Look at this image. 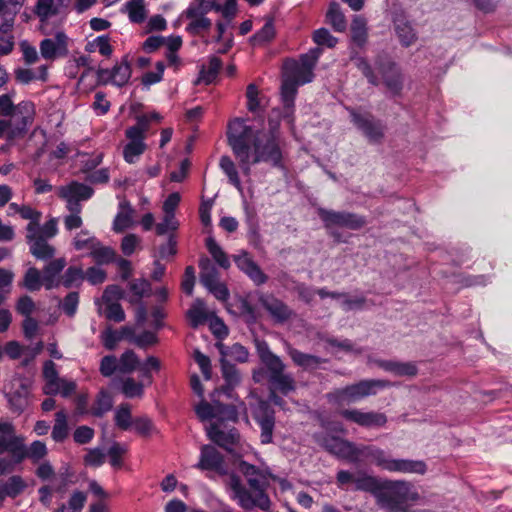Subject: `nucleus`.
<instances>
[{
    "instance_id": "nucleus-50",
    "label": "nucleus",
    "mask_w": 512,
    "mask_h": 512,
    "mask_svg": "<svg viewBox=\"0 0 512 512\" xmlns=\"http://www.w3.org/2000/svg\"><path fill=\"white\" fill-rule=\"evenodd\" d=\"M298 86L299 84H297L288 75L285 76L281 86V95L285 107L291 108L293 106Z\"/></svg>"
},
{
    "instance_id": "nucleus-59",
    "label": "nucleus",
    "mask_w": 512,
    "mask_h": 512,
    "mask_svg": "<svg viewBox=\"0 0 512 512\" xmlns=\"http://www.w3.org/2000/svg\"><path fill=\"white\" fill-rule=\"evenodd\" d=\"M146 145L144 142H129L123 149V156L126 162L134 163L143 154Z\"/></svg>"
},
{
    "instance_id": "nucleus-19",
    "label": "nucleus",
    "mask_w": 512,
    "mask_h": 512,
    "mask_svg": "<svg viewBox=\"0 0 512 512\" xmlns=\"http://www.w3.org/2000/svg\"><path fill=\"white\" fill-rule=\"evenodd\" d=\"M393 24L399 41L403 46L409 47L416 42L417 33L403 12L394 15Z\"/></svg>"
},
{
    "instance_id": "nucleus-22",
    "label": "nucleus",
    "mask_w": 512,
    "mask_h": 512,
    "mask_svg": "<svg viewBox=\"0 0 512 512\" xmlns=\"http://www.w3.org/2000/svg\"><path fill=\"white\" fill-rule=\"evenodd\" d=\"M223 456L213 446L205 445L201 449L200 461L197 467L202 470H214L222 472Z\"/></svg>"
},
{
    "instance_id": "nucleus-5",
    "label": "nucleus",
    "mask_w": 512,
    "mask_h": 512,
    "mask_svg": "<svg viewBox=\"0 0 512 512\" xmlns=\"http://www.w3.org/2000/svg\"><path fill=\"white\" fill-rule=\"evenodd\" d=\"M391 386V382L384 379H364L342 388L334 389L327 394L330 403L341 405L356 403L364 398L374 396L379 390Z\"/></svg>"
},
{
    "instance_id": "nucleus-56",
    "label": "nucleus",
    "mask_w": 512,
    "mask_h": 512,
    "mask_svg": "<svg viewBox=\"0 0 512 512\" xmlns=\"http://www.w3.org/2000/svg\"><path fill=\"white\" fill-rule=\"evenodd\" d=\"M99 240L94 237L90 236L89 232L87 230H82L79 233L76 234V236L73 239V245L74 248L78 251L87 249L89 252L92 251V247L97 245V242Z\"/></svg>"
},
{
    "instance_id": "nucleus-31",
    "label": "nucleus",
    "mask_w": 512,
    "mask_h": 512,
    "mask_svg": "<svg viewBox=\"0 0 512 512\" xmlns=\"http://www.w3.org/2000/svg\"><path fill=\"white\" fill-rule=\"evenodd\" d=\"M368 38L367 21L360 15L354 16L351 23V39L358 47H363Z\"/></svg>"
},
{
    "instance_id": "nucleus-39",
    "label": "nucleus",
    "mask_w": 512,
    "mask_h": 512,
    "mask_svg": "<svg viewBox=\"0 0 512 512\" xmlns=\"http://www.w3.org/2000/svg\"><path fill=\"white\" fill-rule=\"evenodd\" d=\"M19 214L23 219L30 220L29 224L27 225L26 238L34 237V233L40 231L39 222L41 219V213L32 209L30 206L22 205Z\"/></svg>"
},
{
    "instance_id": "nucleus-42",
    "label": "nucleus",
    "mask_w": 512,
    "mask_h": 512,
    "mask_svg": "<svg viewBox=\"0 0 512 512\" xmlns=\"http://www.w3.org/2000/svg\"><path fill=\"white\" fill-rule=\"evenodd\" d=\"M112 406L113 402L110 394L105 390H101L91 408V414L95 417H102L111 410Z\"/></svg>"
},
{
    "instance_id": "nucleus-64",
    "label": "nucleus",
    "mask_w": 512,
    "mask_h": 512,
    "mask_svg": "<svg viewBox=\"0 0 512 512\" xmlns=\"http://www.w3.org/2000/svg\"><path fill=\"white\" fill-rule=\"evenodd\" d=\"M122 393L127 398L142 397L143 385L136 382L133 378H127L122 384Z\"/></svg>"
},
{
    "instance_id": "nucleus-35",
    "label": "nucleus",
    "mask_w": 512,
    "mask_h": 512,
    "mask_svg": "<svg viewBox=\"0 0 512 512\" xmlns=\"http://www.w3.org/2000/svg\"><path fill=\"white\" fill-rule=\"evenodd\" d=\"M185 16L190 20L186 30L191 34L197 35L201 32L208 31L211 28L212 22L204 14L193 16L190 14V9L187 8Z\"/></svg>"
},
{
    "instance_id": "nucleus-34",
    "label": "nucleus",
    "mask_w": 512,
    "mask_h": 512,
    "mask_svg": "<svg viewBox=\"0 0 512 512\" xmlns=\"http://www.w3.org/2000/svg\"><path fill=\"white\" fill-rule=\"evenodd\" d=\"M382 480L367 474L358 475L355 479V490L371 493L376 497Z\"/></svg>"
},
{
    "instance_id": "nucleus-51",
    "label": "nucleus",
    "mask_w": 512,
    "mask_h": 512,
    "mask_svg": "<svg viewBox=\"0 0 512 512\" xmlns=\"http://www.w3.org/2000/svg\"><path fill=\"white\" fill-rule=\"evenodd\" d=\"M206 247L219 266H221L224 269L230 267V261L226 253L222 250V248L216 243V241L213 238L209 237L206 240Z\"/></svg>"
},
{
    "instance_id": "nucleus-36",
    "label": "nucleus",
    "mask_w": 512,
    "mask_h": 512,
    "mask_svg": "<svg viewBox=\"0 0 512 512\" xmlns=\"http://www.w3.org/2000/svg\"><path fill=\"white\" fill-rule=\"evenodd\" d=\"M260 359L269 370V376L279 374L285 370L282 360L268 348L261 350Z\"/></svg>"
},
{
    "instance_id": "nucleus-8",
    "label": "nucleus",
    "mask_w": 512,
    "mask_h": 512,
    "mask_svg": "<svg viewBox=\"0 0 512 512\" xmlns=\"http://www.w3.org/2000/svg\"><path fill=\"white\" fill-rule=\"evenodd\" d=\"M252 418L260 430L261 444L267 445L273 442L276 427L275 410L264 400H259L252 407Z\"/></svg>"
},
{
    "instance_id": "nucleus-18",
    "label": "nucleus",
    "mask_w": 512,
    "mask_h": 512,
    "mask_svg": "<svg viewBox=\"0 0 512 512\" xmlns=\"http://www.w3.org/2000/svg\"><path fill=\"white\" fill-rule=\"evenodd\" d=\"M234 261L237 267L245 273L255 285L260 286L267 282L268 276L247 252L242 251L239 255L234 256Z\"/></svg>"
},
{
    "instance_id": "nucleus-29",
    "label": "nucleus",
    "mask_w": 512,
    "mask_h": 512,
    "mask_svg": "<svg viewBox=\"0 0 512 512\" xmlns=\"http://www.w3.org/2000/svg\"><path fill=\"white\" fill-rule=\"evenodd\" d=\"M128 289L131 293L129 302L131 304H138L142 298L149 296L151 293V284L144 278L133 279L128 283Z\"/></svg>"
},
{
    "instance_id": "nucleus-21",
    "label": "nucleus",
    "mask_w": 512,
    "mask_h": 512,
    "mask_svg": "<svg viewBox=\"0 0 512 512\" xmlns=\"http://www.w3.org/2000/svg\"><path fill=\"white\" fill-rule=\"evenodd\" d=\"M207 435L215 444L229 451L239 441V433L236 429L225 432L215 423L210 424L207 428Z\"/></svg>"
},
{
    "instance_id": "nucleus-24",
    "label": "nucleus",
    "mask_w": 512,
    "mask_h": 512,
    "mask_svg": "<svg viewBox=\"0 0 512 512\" xmlns=\"http://www.w3.org/2000/svg\"><path fill=\"white\" fill-rule=\"evenodd\" d=\"M380 368L387 372H391L396 376L414 377L418 373V369L413 362H398L391 360H377L375 362Z\"/></svg>"
},
{
    "instance_id": "nucleus-13",
    "label": "nucleus",
    "mask_w": 512,
    "mask_h": 512,
    "mask_svg": "<svg viewBox=\"0 0 512 512\" xmlns=\"http://www.w3.org/2000/svg\"><path fill=\"white\" fill-rule=\"evenodd\" d=\"M319 216L325 227H343L351 230H358L366 224L364 217L349 212H336L332 210L319 209Z\"/></svg>"
},
{
    "instance_id": "nucleus-16",
    "label": "nucleus",
    "mask_w": 512,
    "mask_h": 512,
    "mask_svg": "<svg viewBox=\"0 0 512 512\" xmlns=\"http://www.w3.org/2000/svg\"><path fill=\"white\" fill-rule=\"evenodd\" d=\"M259 303L278 323H284L293 316V310L273 294H261Z\"/></svg>"
},
{
    "instance_id": "nucleus-61",
    "label": "nucleus",
    "mask_w": 512,
    "mask_h": 512,
    "mask_svg": "<svg viewBox=\"0 0 512 512\" xmlns=\"http://www.w3.org/2000/svg\"><path fill=\"white\" fill-rule=\"evenodd\" d=\"M195 413L201 421L211 420L217 417L216 402L210 404L202 400L196 407Z\"/></svg>"
},
{
    "instance_id": "nucleus-44",
    "label": "nucleus",
    "mask_w": 512,
    "mask_h": 512,
    "mask_svg": "<svg viewBox=\"0 0 512 512\" xmlns=\"http://www.w3.org/2000/svg\"><path fill=\"white\" fill-rule=\"evenodd\" d=\"M44 285L41 272L35 268L30 267L24 274L22 286L30 292L39 291Z\"/></svg>"
},
{
    "instance_id": "nucleus-45",
    "label": "nucleus",
    "mask_w": 512,
    "mask_h": 512,
    "mask_svg": "<svg viewBox=\"0 0 512 512\" xmlns=\"http://www.w3.org/2000/svg\"><path fill=\"white\" fill-rule=\"evenodd\" d=\"M222 66V62L218 57H211L209 60L208 67H202L200 70L199 77L197 79V83H205L210 84L216 78L220 68Z\"/></svg>"
},
{
    "instance_id": "nucleus-11",
    "label": "nucleus",
    "mask_w": 512,
    "mask_h": 512,
    "mask_svg": "<svg viewBox=\"0 0 512 512\" xmlns=\"http://www.w3.org/2000/svg\"><path fill=\"white\" fill-rule=\"evenodd\" d=\"M339 415L348 422L368 429L384 427L388 421L387 416L382 412H364L358 408L342 409Z\"/></svg>"
},
{
    "instance_id": "nucleus-41",
    "label": "nucleus",
    "mask_w": 512,
    "mask_h": 512,
    "mask_svg": "<svg viewBox=\"0 0 512 512\" xmlns=\"http://www.w3.org/2000/svg\"><path fill=\"white\" fill-rule=\"evenodd\" d=\"M187 316L190 320L191 326L194 328L204 324L207 320L204 301L200 298H197L193 302L192 307L188 310Z\"/></svg>"
},
{
    "instance_id": "nucleus-57",
    "label": "nucleus",
    "mask_w": 512,
    "mask_h": 512,
    "mask_svg": "<svg viewBox=\"0 0 512 512\" xmlns=\"http://www.w3.org/2000/svg\"><path fill=\"white\" fill-rule=\"evenodd\" d=\"M7 497L15 498L23 492L26 484L21 476H11L5 483H3Z\"/></svg>"
},
{
    "instance_id": "nucleus-46",
    "label": "nucleus",
    "mask_w": 512,
    "mask_h": 512,
    "mask_svg": "<svg viewBox=\"0 0 512 512\" xmlns=\"http://www.w3.org/2000/svg\"><path fill=\"white\" fill-rule=\"evenodd\" d=\"M51 436L54 441L62 442L68 436L67 416L64 411H58L55 414V424L52 429Z\"/></svg>"
},
{
    "instance_id": "nucleus-4",
    "label": "nucleus",
    "mask_w": 512,
    "mask_h": 512,
    "mask_svg": "<svg viewBox=\"0 0 512 512\" xmlns=\"http://www.w3.org/2000/svg\"><path fill=\"white\" fill-rule=\"evenodd\" d=\"M420 498L410 482L404 480H382L375 497L376 504L386 512H407L410 502Z\"/></svg>"
},
{
    "instance_id": "nucleus-48",
    "label": "nucleus",
    "mask_w": 512,
    "mask_h": 512,
    "mask_svg": "<svg viewBox=\"0 0 512 512\" xmlns=\"http://www.w3.org/2000/svg\"><path fill=\"white\" fill-rule=\"evenodd\" d=\"M149 129L148 117H139L137 124L126 130V137L130 142H143L144 134Z\"/></svg>"
},
{
    "instance_id": "nucleus-25",
    "label": "nucleus",
    "mask_w": 512,
    "mask_h": 512,
    "mask_svg": "<svg viewBox=\"0 0 512 512\" xmlns=\"http://www.w3.org/2000/svg\"><path fill=\"white\" fill-rule=\"evenodd\" d=\"M64 1L65 0H37L34 13L41 22H46L60 13V8Z\"/></svg>"
},
{
    "instance_id": "nucleus-10",
    "label": "nucleus",
    "mask_w": 512,
    "mask_h": 512,
    "mask_svg": "<svg viewBox=\"0 0 512 512\" xmlns=\"http://www.w3.org/2000/svg\"><path fill=\"white\" fill-rule=\"evenodd\" d=\"M8 402L9 410L16 414H22L31 403V390L27 382L16 379L12 382L11 388L4 392Z\"/></svg>"
},
{
    "instance_id": "nucleus-54",
    "label": "nucleus",
    "mask_w": 512,
    "mask_h": 512,
    "mask_svg": "<svg viewBox=\"0 0 512 512\" xmlns=\"http://www.w3.org/2000/svg\"><path fill=\"white\" fill-rule=\"evenodd\" d=\"M275 36V28L272 20H268L264 26L251 37L254 45H262L270 42Z\"/></svg>"
},
{
    "instance_id": "nucleus-23",
    "label": "nucleus",
    "mask_w": 512,
    "mask_h": 512,
    "mask_svg": "<svg viewBox=\"0 0 512 512\" xmlns=\"http://www.w3.org/2000/svg\"><path fill=\"white\" fill-rule=\"evenodd\" d=\"M287 352L294 364L303 368L304 370H315L319 368L321 364L327 362V359L318 357L316 355L303 353L300 350L290 346L288 347Z\"/></svg>"
},
{
    "instance_id": "nucleus-52",
    "label": "nucleus",
    "mask_w": 512,
    "mask_h": 512,
    "mask_svg": "<svg viewBox=\"0 0 512 512\" xmlns=\"http://www.w3.org/2000/svg\"><path fill=\"white\" fill-rule=\"evenodd\" d=\"M128 447L119 442H114L107 451L112 467L119 469L123 465L122 457L127 453Z\"/></svg>"
},
{
    "instance_id": "nucleus-47",
    "label": "nucleus",
    "mask_w": 512,
    "mask_h": 512,
    "mask_svg": "<svg viewBox=\"0 0 512 512\" xmlns=\"http://www.w3.org/2000/svg\"><path fill=\"white\" fill-rule=\"evenodd\" d=\"M219 165L223 172L227 175L230 183L238 190L242 189L241 181L235 163L229 156H222Z\"/></svg>"
},
{
    "instance_id": "nucleus-63",
    "label": "nucleus",
    "mask_w": 512,
    "mask_h": 512,
    "mask_svg": "<svg viewBox=\"0 0 512 512\" xmlns=\"http://www.w3.org/2000/svg\"><path fill=\"white\" fill-rule=\"evenodd\" d=\"M287 75L299 85L309 83L314 78V73L312 71L308 74L306 69L299 64H294L293 68Z\"/></svg>"
},
{
    "instance_id": "nucleus-62",
    "label": "nucleus",
    "mask_w": 512,
    "mask_h": 512,
    "mask_svg": "<svg viewBox=\"0 0 512 512\" xmlns=\"http://www.w3.org/2000/svg\"><path fill=\"white\" fill-rule=\"evenodd\" d=\"M161 368L160 360L154 356H149L146 361L142 364L139 363V371L142 377L148 379L149 383L152 382L151 372H158Z\"/></svg>"
},
{
    "instance_id": "nucleus-30",
    "label": "nucleus",
    "mask_w": 512,
    "mask_h": 512,
    "mask_svg": "<svg viewBox=\"0 0 512 512\" xmlns=\"http://www.w3.org/2000/svg\"><path fill=\"white\" fill-rule=\"evenodd\" d=\"M88 255L97 265H106L116 261V251L109 246H104L100 241L92 247V251Z\"/></svg>"
},
{
    "instance_id": "nucleus-38",
    "label": "nucleus",
    "mask_w": 512,
    "mask_h": 512,
    "mask_svg": "<svg viewBox=\"0 0 512 512\" xmlns=\"http://www.w3.org/2000/svg\"><path fill=\"white\" fill-rule=\"evenodd\" d=\"M131 77V67L127 58H123L119 64L112 68V84L122 87L128 83Z\"/></svg>"
},
{
    "instance_id": "nucleus-14",
    "label": "nucleus",
    "mask_w": 512,
    "mask_h": 512,
    "mask_svg": "<svg viewBox=\"0 0 512 512\" xmlns=\"http://www.w3.org/2000/svg\"><path fill=\"white\" fill-rule=\"evenodd\" d=\"M40 54L45 60L54 61L68 54V37L58 31L53 38H45L39 44Z\"/></svg>"
},
{
    "instance_id": "nucleus-43",
    "label": "nucleus",
    "mask_w": 512,
    "mask_h": 512,
    "mask_svg": "<svg viewBox=\"0 0 512 512\" xmlns=\"http://www.w3.org/2000/svg\"><path fill=\"white\" fill-rule=\"evenodd\" d=\"M328 23L333 27V29L337 32L345 31L347 27V22L344 14L340 10V7L337 3H332L329 7V10L326 15Z\"/></svg>"
},
{
    "instance_id": "nucleus-28",
    "label": "nucleus",
    "mask_w": 512,
    "mask_h": 512,
    "mask_svg": "<svg viewBox=\"0 0 512 512\" xmlns=\"http://www.w3.org/2000/svg\"><path fill=\"white\" fill-rule=\"evenodd\" d=\"M14 22L12 18H5L0 25V56L8 55L14 48V41L11 31Z\"/></svg>"
},
{
    "instance_id": "nucleus-33",
    "label": "nucleus",
    "mask_w": 512,
    "mask_h": 512,
    "mask_svg": "<svg viewBox=\"0 0 512 512\" xmlns=\"http://www.w3.org/2000/svg\"><path fill=\"white\" fill-rule=\"evenodd\" d=\"M269 382L274 389L278 390L283 395H287L296 389L294 378L284 371L279 374L269 376Z\"/></svg>"
},
{
    "instance_id": "nucleus-26",
    "label": "nucleus",
    "mask_w": 512,
    "mask_h": 512,
    "mask_svg": "<svg viewBox=\"0 0 512 512\" xmlns=\"http://www.w3.org/2000/svg\"><path fill=\"white\" fill-rule=\"evenodd\" d=\"M27 240L30 243V252L36 258L46 260L53 257L54 248L47 243L46 238L39 235V232H35L34 237Z\"/></svg>"
},
{
    "instance_id": "nucleus-7",
    "label": "nucleus",
    "mask_w": 512,
    "mask_h": 512,
    "mask_svg": "<svg viewBox=\"0 0 512 512\" xmlns=\"http://www.w3.org/2000/svg\"><path fill=\"white\" fill-rule=\"evenodd\" d=\"M35 105L31 101H21L17 104V108L6 117L10 124L9 141L22 138L32 125L35 118Z\"/></svg>"
},
{
    "instance_id": "nucleus-32",
    "label": "nucleus",
    "mask_w": 512,
    "mask_h": 512,
    "mask_svg": "<svg viewBox=\"0 0 512 512\" xmlns=\"http://www.w3.org/2000/svg\"><path fill=\"white\" fill-rule=\"evenodd\" d=\"M43 377L46 381L43 392L46 395H55L57 387L55 386L60 377L56 370V364L52 360L45 361L43 365Z\"/></svg>"
},
{
    "instance_id": "nucleus-55",
    "label": "nucleus",
    "mask_w": 512,
    "mask_h": 512,
    "mask_svg": "<svg viewBox=\"0 0 512 512\" xmlns=\"http://www.w3.org/2000/svg\"><path fill=\"white\" fill-rule=\"evenodd\" d=\"M132 427L135 432L142 437H150L156 432L152 420L146 416L134 418Z\"/></svg>"
},
{
    "instance_id": "nucleus-37",
    "label": "nucleus",
    "mask_w": 512,
    "mask_h": 512,
    "mask_svg": "<svg viewBox=\"0 0 512 512\" xmlns=\"http://www.w3.org/2000/svg\"><path fill=\"white\" fill-rule=\"evenodd\" d=\"M217 347L222 356L221 358L226 359V357L229 356L233 360L241 363L248 360L249 353L247 349L239 343H235L231 347H227L222 343H218Z\"/></svg>"
},
{
    "instance_id": "nucleus-60",
    "label": "nucleus",
    "mask_w": 512,
    "mask_h": 512,
    "mask_svg": "<svg viewBox=\"0 0 512 512\" xmlns=\"http://www.w3.org/2000/svg\"><path fill=\"white\" fill-rule=\"evenodd\" d=\"M217 417L222 421L236 422L238 420V409L234 405H225L216 401Z\"/></svg>"
},
{
    "instance_id": "nucleus-3",
    "label": "nucleus",
    "mask_w": 512,
    "mask_h": 512,
    "mask_svg": "<svg viewBox=\"0 0 512 512\" xmlns=\"http://www.w3.org/2000/svg\"><path fill=\"white\" fill-rule=\"evenodd\" d=\"M239 471L244 475L250 490L242 484L237 475L232 474L228 481L232 498L244 510L250 511L258 507L263 511H268L271 507V500L266 492L269 486L267 475L246 461L239 463Z\"/></svg>"
},
{
    "instance_id": "nucleus-6",
    "label": "nucleus",
    "mask_w": 512,
    "mask_h": 512,
    "mask_svg": "<svg viewBox=\"0 0 512 512\" xmlns=\"http://www.w3.org/2000/svg\"><path fill=\"white\" fill-rule=\"evenodd\" d=\"M93 192L91 187L77 181H73L59 188L58 195L66 201L67 209L70 211V215L64 218V224L67 230L77 229L82 226V218L80 217L82 206L80 201L91 198Z\"/></svg>"
},
{
    "instance_id": "nucleus-9",
    "label": "nucleus",
    "mask_w": 512,
    "mask_h": 512,
    "mask_svg": "<svg viewBox=\"0 0 512 512\" xmlns=\"http://www.w3.org/2000/svg\"><path fill=\"white\" fill-rule=\"evenodd\" d=\"M351 121L370 143H380L385 135V126L371 113H361L354 109L349 110Z\"/></svg>"
},
{
    "instance_id": "nucleus-27",
    "label": "nucleus",
    "mask_w": 512,
    "mask_h": 512,
    "mask_svg": "<svg viewBox=\"0 0 512 512\" xmlns=\"http://www.w3.org/2000/svg\"><path fill=\"white\" fill-rule=\"evenodd\" d=\"M66 261L64 258H58L50 261L44 268L43 282L46 289H52L58 286L57 279L60 272L64 269Z\"/></svg>"
},
{
    "instance_id": "nucleus-12",
    "label": "nucleus",
    "mask_w": 512,
    "mask_h": 512,
    "mask_svg": "<svg viewBox=\"0 0 512 512\" xmlns=\"http://www.w3.org/2000/svg\"><path fill=\"white\" fill-rule=\"evenodd\" d=\"M199 267L201 270V284L206 287L217 299L226 300L229 296V292L226 286L219 282V275L216 267L208 258L201 259L199 262Z\"/></svg>"
},
{
    "instance_id": "nucleus-40",
    "label": "nucleus",
    "mask_w": 512,
    "mask_h": 512,
    "mask_svg": "<svg viewBox=\"0 0 512 512\" xmlns=\"http://www.w3.org/2000/svg\"><path fill=\"white\" fill-rule=\"evenodd\" d=\"M131 406L128 403H122L118 406L114 414L115 425L124 431L129 430L133 425Z\"/></svg>"
},
{
    "instance_id": "nucleus-15",
    "label": "nucleus",
    "mask_w": 512,
    "mask_h": 512,
    "mask_svg": "<svg viewBox=\"0 0 512 512\" xmlns=\"http://www.w3.org/2000/svg\"><path fill=\"white\" fill-rule=\"evenodd\" d=\"M377 69L380 72L383 83L388 91L393 96L400 95L403 89L404 78L396 63L392 61L377 63Z\"/></svg>"
},
{
    "instance_id": "nucleus-58",
    "label": "nucleus",
    "mask_w": 512,
    "mask_h": 512,
    "mask_svg": "<svg viewBox=\"0 0 512 512\" xmlns=\"http://www.w3.org/2000/svg\"><path fill=\"white\" fill-rule=\"evenodd\" d=\"M25 0H0V15L5 18H12L18 14Z\"/></svg>"
},
{
    "instance_id": "nucleus-2",
    "label": "nucleus",
    "mask_w": 512,
    "mask_h": 512,
    "mask_svg": "<svg viewBox=\"0 0 512 512\" xmlns=\"http://www.w3.org/2000/svg\"><path fill=\"white\" fill-rule=\"evenodd\" d=\"M313 439L328 453L350 462L370 460L383 470L397 473L423 475L427 471V465L422 460L393 459L373 445L357 446L351 441L328 433H315Z\"/></svg>"
},
{
    "instance_id": "nucleus-1",
    "label": "nucleus",
    "mask_w": 512,
    "mask_h": 512,
    "mask_svg": "<svg viewBox=\"0 0 512 512\" xmlns=\"http://www.w3.org/2000/svg\"><path fill=\"white\" fill-rule=\"evenodd\" d=\"M227 138L244 175L249 176L251 166L260 162L282 166V152L273 131L255 132L242 119H235L229 124Z\"/></svg>"
},
{
    "instance_id": "nucleus-17",
    "label": "nucleus",
    "mask_w": 512,
    "mask_h": 512,
    "mask_svg": "<svg viewBox=\"0 0 512 512\" xmlns=\"http://www.w3.org/2000/svg\"><path fill=\"white\" fill-rule=\"evenodd\" d=\"M25 450V437L17 435L15 429L12 433L0 435V455L9 452L14 462L19 464L24 460Z\"/></svg>"
},
{
    "instance_id": "nucleus-49",
    "label": "nucleus",
    "mask_w": 512,
    "mask_h": 512,
    "mask_svg": "<svg viewBox=\"0 0 512 512\" xmlns=\"http://www.w3.org/2000/svg\"><path fill=\"white\" fill-rule=\"evenodd\" d=\"M48 454L47 446L40 440L33 441L29 447L26 446L24 459L28 458L33 463H39Z\"/></svg>"
},
{
    "instance_id": "nucleus-53",
    "label": "nucleus",
    "mask_w": 512,
    "mask_h": 512,
    "mask_svg": "<svg viewBox=\"0 0 512 512\" xmlns=\"http://www.w3.org/2000/svg\"><path fill=\"white\" fill-rule=\"evenodd\" d=\"M121 373H131L139 367V359L134 351H125L118 360Z\"/></svg>"
},
{
    "instance_id": "nucleus-20",
    "label": "nucleus",
    "mask_w": 512,
    "mask_h": 512,
    "mask_svg": "<svg viewBox=\"0 0 512 512\" xmlns=\"http://www.w3.org/2000/svg\"><path fill=\"white\" fill-rule=\"evenodd\" d=\"M135 209L130 202L123 199L119 202L118 212L113 220L112 229L116 233H122L134 225Z\"/></svg>"
}]
</instances>
